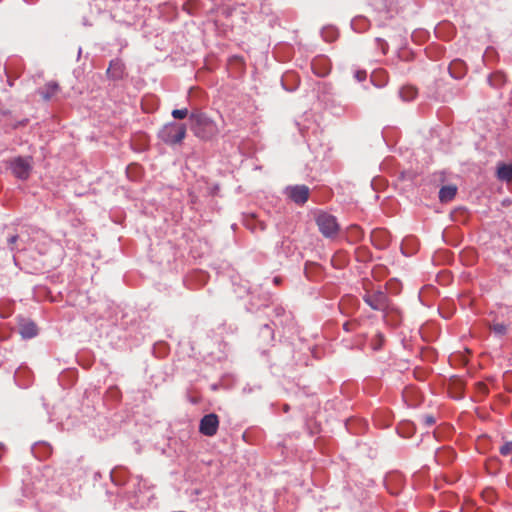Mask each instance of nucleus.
<instances>
[{
	"label": "nucleus",
	"instance_id": "dca6fc26",
	"mask_svg": "<svg viewBox=\"0 0 512 512\" xmlns=\"http://www.w3.org/2000/svg\"><path fill=\"white\" fill-rule=\"evenodd\" d=\"M500 454L503 456H508L512 454V441L505 442L499 449Z\"/></svg>",
	"mask_w": 512,
	"mask_h": 512
},
{
	"label": "nucleus",
	"instance_id": "a878e982",
	"mask_svg": "<svg viewBox=\"0 0 512 512\" xmlns=\"http://www.w3.org/2000/svg\"><path fill=\"white\" fill-rule=\"evenodd\" d=\"M24 1H25V2H27V3H33V2H35L36 0H24Z\"/></svg>",
	"mask_w": 512,
	"mask_h": 512
},
{
	"label": "nucleus",
	"instance_id": "5701e85b",
	"mask_svg": "<svg viewBox=\"0 0 512 512\" xmlns=\"http://www.w3.org/2000/svg\"><path fill=\"white\" fill-rule=\"evenodd\" d=\"M263 330H267V331H270V327L268 324H265L262 328Z\"/></svg>",
	"mask_w": 512,
	"mask_h": 512
},
{
	"label": "nucleus",
	"instance_id": "6ab92c4d",
	"mask_svg": "<svg viewBox=\"0 0 512 512\" xmlns=\"http://www.w3.org/2000/svg\"><path fill=\"white\" fill-rule=\"evenodd\" d=\"M357 326V323L356 322H353V321H347L343 324V329L346 331V332H351V331H354L355 330V327Z\"/></svg>",
	"mask_w": 512,
	"mask_h": 512
},
{
	"label": "nucleus",
	"instance_id": "412c9836",
	"mask_svg": "<svg viewBox=\"0 0 512 512\" xmlns=\"http://www.w3.org/2000/svg\"><path fill=\"white\" fill-rule=\"evenodd\" d=\"M17 240H18L17 235H12L11 237H9L8 244L10 245L12 250H13V245L17 242Z\"/></svg>",
	"mask_w": 512,
	"mask_h": 512
},
{
	"label": "nucleus",
	"instance_id": "6e6552de",
	"mask_svg": "<svg viewBox=\"0 0 512 512\" xmlns=\"http://www.w3.org/2000/svg\"><path fill=\"white\" fill-rule=\"evenodd\" d=\"M125 73V65L120 59H113L109 63L107 75L109 78L118 80L123 78Z\"/></svg>",
	"mask_w": 512,
	"mask_h": 512
},
{
	"label": "nucleus",
	"instance_id": "1a4fd4ad",
	"mask_svg": "<svg viewBox=\"0 0 512 512\" xmlns=\"http://www.w3.org/2000/svg\"><path fill=\"white\" fill-rule=\"evenodd\" d=\"M59 91V85L55 81L46 83L43 88H40L38 93L44 100H50Z\"/></svg>",
	"mask_w": 512,
	"mask_h": 512
},
{
	"label": "nucleus",
	"instance_id": "f3484780",
	"mask_svg": "<svg viewBox=\"0 0 512 512\" xmlns=\"http://www.w3.org/2000/svg\"><path fill=\"white\" fill-rule=\"evenodd\" d=\"M354 78L358 82H363L367 78V72L365 70H356L355 73H354Z\"/></svg>",
	"mask_w": 512,
	"mask_h": 512
},
{
	"label": "nucleus",
	"instance_id": "2eb2a0df",
	"mask_svg": "<svg viewBox=\"0 0 512 512\" xmlns=\"http://www.w3.org/2000/svg\"><path fill=\"white\" fill-rule=\"evenodd\" d=\"M172 117L177 120H182L188 116V109H174L171 113Z\"/></svg>",
	"mask_w": 512,
	"mask_h": 512
},
{
	"label": "nucleus",
	"instance_id": "423d86ee",
	"mask_svg": "<svg viewBox=\"0 0 512 512\" xmlns=\"http://www.w3.org/2000/svg\"><path fill=\"white\" fill-rule=\"evenodd\" d=\"M285 194L294 203L303 205L308 201L310 190L306 185H294L286 187Z\"/></svg>",
	"mask_w": 512,
	"mask_h": 512
},
{
	"label": "nucleus",
	"instance_id": "4468645a",
	"mask_svg": "<svg viewBox=\"0 0 512 512\" xmlns=\"http://www.w3.org/2000/svg\"><path fill=\"white\" fill-rule=\"evenodd\" d=\"M491 330L499 336H503L507 332V326L504 323H494L491 325Z\"/></svg>",
	"mask_w": 512,
	"mask_h": 512
},
{
	"label": "nucleus",
	"instance_id": "b1692460",
	"mask_svg": "<svg viewBox=\"0 0 512 512\" xmlns=\"http://www.w3.org/2000/svg\"><path fill=\"white\" fill-rule=\"evenodd\" d=\"M344 305H345V300H342V301L340 302V308H341V309H343V308H344Z\"/></svg>",
	"mask_w": 512,
	"mask_h": 512
},
{
	"label": "nucleus",
	"instance_id": "f8f14e48",
	"mask_svg": "<svg viewBox=\"0 0 512 512\" xmlns=\"http://www.w3.org/2000/svg\"><path fill=\"white\" fill-rule=\"evenodd\" d=\"M20 332L24 338H33L38 334V329L36 324L30 321L21 325Z\"/></svg>",
	"mask_w": 512,
	"mask_h": 512
},
{
	"label": "nucleus",
	"instance_id": "9b49d317",
	"mask_svg": "<svg viewBox=\"0 0 512 512\" xmlns=\"http://www.w3.org/2000/svg\"><path fill=\"white\" fill-rule=\"evenodd\" d=\"M457 193V188L453 185L443 186L439 191V199L441 202L451 201Z\"/></svg>",
	"mask_w": 512,
	"mask_h": 512
},
{
	"label": "nucleus",
	"instance_id": "aec40b11",
	"mask_svg": "<svg viewBox=\"0 0 512 512\" xmlns=\"http://www.w3.org/2000/svg\"><path fill=\"white\" fill-rule=\"evenodd\" d=\"M423 420H424V423L428 426H431L435 423V419L431 415L424 416Z\"/></svg>",
	"mask_w": 512,
	"mask_h": 512
},
{
	"label": "nucleus",
	"instance_id": "0eeeda50",
	"mask_svg": "<svg viewBox=\"0 0 512 512\" xmlns=\"http://www.w3.org/2000/svg\"><path fill=\"white\" fill-rule=\"evenodd\" d=\"M219 427V418L216 414L210 413L204 415L199 424V432L205 436L212 437L214 436Z\"/></svg>",
	"mask_w": 512,
	"mask_h": 512
},
{
	"label": "nucleus",
	"instance_id": "f03ea898",
	"mask_svg": "<svg viewBox=\"0 0 512 512\" xmlns=\"http://www.w3.org/2000/svg\"><path fill=\"white\" fill-rule=\"evenodd\" d=\"M187 127L183 123L169 122L159 131V138L168 145L180 144L186 137Z\"/></svg>",
	"mask_w": 512,
	"mask_h": 512
},
{
	"label": "nucleus",
	"instance_id": "ddd939ff",
	"mask_svg": "<svg viewBox=\"0 0 512 512\" xmlns=\"http://www.w3.org/2000/svg\"><path fill=\"white\" fill-rule=\"evenodd\" d=\"M399 95L400 97L405 100V101H411L413 100L416 95H417V90L412 87V86H408V87H403L400 91H399Z\"/></svg>",
	"mask_w": 512,
	"mask_h": 512
},
{
	"label": "nucleus",
	"instance_id": "393cba45",
	"mask_svg": "<svg viewBox=\"0 0 512 512\" xmlns=\"http://www.w3.org/2000/svg\"><path fill=\"white\" fill-rule=\"evenodd\" d=\"M274 282H275L276 284H278V283L280 282V279H279L278 277H275V278H274Z\"/></svg>",
	"mask_w": 512,
	"mask_h": 512
},
{
	"label": "nucleus",
	"instance_id": "9d476101",
	"mask_svg": "<svg viewBox=\"0 0 512 512\" xmlns=\"http://www.w3.org/2000/svg\"><path fill=\"white\" fill-rule=\"evenodd\" d=\"M496 176L500 181H512V164L499 163L497 166Z\"/></svg>",
	"mask_w": 512,
	"mask_h": 512
},
{
	"label": "nucleus",
	"instance_id": "39448f33",
	"mask_svg": "<svg viewBox=\"0 0 512 512\" xmlns=\"http://www.w3.org/2000/svg\"><path fill=\"white\" fill-rule=\"evenodd\" d=\"M363 300L373 310L386 313L390 309L389 298L387 294L382 290L366 292L363 296Z\"/></svg>",
	"mask_w": 512,
	"mask_h": 512
},
{
	"label": "nucleus",
	"instance_id": "f257e3e1",
	"mask_svg": "<svg viewBox=\"0 0 512 512\" xmlns=\"http://www.w3.org/2000/svg\"><path fill=\"white\" fill-rule=\"evenodd\" d=\"M191 130L201 140H211L219 133L218 126L214 120L201 111H194L189 114Z\"/></svg>",
	"mask_w": 512,
	"mask_h": 512
},
{
	"label": "nucleus",
	"instance_id": "a211bd4d",
	"mask_svg": "<svg viewBox=\"0 0 512 512\" xmlns=\"http://www.w3.org/2000/svg\"><path fill=\"white\" fill-rule=\"evenodd\" d=\"M376 42L378 44V47L381 49L382 53L385 55L388 51V43L381 38H376Z\"/></svg>",
	"mask_w": 512,
	"mask_h": 512
},
{
	"label": "nucleus",
	"instance_id": "4be33fe9",
	"mask_svg": "<svg viewBox=\"0 0 512 512\" xmlns=\"http://www.w3.org/2000/svg\"><path fill=\"white\" fill-rule=\"evenodd\" d=\"M457 64H459V63H458V62H454V63L449 67V70H450L451 75H452L453 77H457V76H456V75H454V74H453V72H452L453 66H456Z\"/></svg>",
	"mask_w": 512,
	"mask_h": 512
},
{
	"label": "nucleus",
	"instance_id": "20e7f679",
	"mask_svg": "<svg viewBox=\"0 0 512 512\" xmlns=\"http://www.w3.org/2000/svg\"><path fill=\"white\" fill-rule=\"evenodd\" d=\"M315 221L323 236L331 238L338 234L339 224L335 216L326 212H320L316 216Z\"/></svg>",
	"mask_w": 512,
	"mask_h": 512
},
{
	"label": "nucleus",
	"instance_id": "7ed1b4c3",
	"mask_svg": "<svg viewBox=\"0 0 512 512\" xmlns=\"http://www.w3.org/2000/svg\"><path fill=\"white\" fill-rule=\"evenodd\" d=\"M8 167L17 179L25 181L32 172L33 159L31 156H17L9 160Z\"/></svg>",
	"mask_w": 512,
	"mask_h": 512
}]
</instances>
